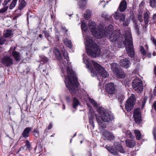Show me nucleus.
I'll use <instances>...</instances> for the list:
<instances>
[{
	"label": "nucleus",
	"instance_id": "nucleus-1",
	"mask_svg": "<svg viewBox=\"0 0 156 156\" xmlns=\"http://www.w3.org/2000/svg\"><path fill=\"white\" fill-rule=\"evenodd\" d=\"M81 29L83 31V35L86 38L84 43L87 54L88 55L95 57L100 55V48L97 44L93 42L91 38L86 34L88 29L90 30L94 37L98 39H100L104 36L108 37L110 32L114 29V27L112 25H109L105 27L103 30V27L99 26L94 22L90 21L88 24V28H87L85 21H81Z\"/></svg>",
	"mask_w": 156,
	"mask_h": 156
},
{
	"label": "nucleus",
	"instance_id": "nucleus-2",
	"mask_svg": "<svg viewBox=\"0 0 156 156\" xmlns=\"http://www.w3.org/2000/svg\"><path fill=\"white\" fill-rule=\"evenodd\" d=\"M63 54L65 60L63 59V62L64 63V65H62V66L64 68V65L66 64V70L64 73L62 72L61 76L62 77H65V82L66 86L70 93L78 96L79 94L81 93L80 90L78 89L79 83L77 78L72 69L71 65L69 62L67 52L64 51L63 52Z\"/></svg>",
	"mask_w": 156,
	"mask_h": 156
},
{
	"label": "nucleus",
	"instance_id": "nucleus-3",
	"mask_svg": "<svg viewBox=\"0 0 156 156\" xmlns=\"http://www.w3.org/2000/svg\"><path fill=\"white\" fill-rule=\"evenodd\" d=\"M83 60L87 68L90 70L92 76H95L98 75L104 78L108 76L109 74L103 68L94 61H89L88 59L85 57L84 55H83Z\"/></svg>",
	"mask_w": 156,
	"mask_h": 156
},
{
	"label": "nucleus",
	"instance_id": "nucleus-4",
	"mask_svg": "<svg viewBox=\"0 0 156 156\" xmlns=\"http://www.w3.org/2000/svg\"><path fill=\"white\" fill-rule=\"evenodd\" d=\"M125 38L124 43L128 55L132 58L134 55V49L133 47L131 34L129 31L126 32Z\"/></svg>",
	"mask_w": 156,
	"mask_h": 156
},
{
	"label": "nucleus",
	"instance_id": "nucleus-5",
	"mask_svg": "<svg viewBox=\"0 0 156 156\" xmlns=\"http://www.w3.org/2000/svg\"><path fill=\"white\" fill-rule=\"evenodd\" d=\"M98 112L101 120L104 122H109L113 119L112 115L103 108H99Z\"/></svg>",
	"mask_w": 156,
	"mask_h": 156
},
{
	"label": "nucleus",
	"instance_id": "nucleus-6",
	"mask_svg": "<svg viewBox=\"0 0 156 156\" xmlns=\"http://www.w3.org/2000/svg\"><path fill=\"white\" fill-rule=\"evenodd\" d=\"M53 52L55 58L59 61V66L61 69L62 72L64 73L65 70H66L65 66L66 64L64 65V68L62 66L64 65V63L63 62V59H62L60 51L57 48H54L53 49Z\"/></svg>",
	"mask_w": 156,
	"mask_h": 156
},
{
	"label": "nucleus",
	"instance_id": "nucleus-7",
	"mask_svg": "<svg viewBox=\"0 0 156 156\" xmlns=\"http://www.w3.org/2000/svg\"><path fill=\"white\" fill-rule=\"evenodd\" d=\"M133 88L137 92H141L143 90V85L142 81L138 78L134 79L132 83Z\"/></svg>",
	"mask_w": 156,
	"mask_h": 156
},
{
	"label": "nucleus",
	"instance_id": "nucleus-8",
	"mask_svg": "<svg viewBox=\"0 0 156 156\" xmlns=\"http://www.w3.org/2000/svg\"><path fill=\"white\" fill-rule=\"evenodd\" d=\"M135 96L132 95L128 99L125 104V109L127 112L131 110L133 107V103L134 101Z\"/></svg>",
	"mask_w": 156,
	"mask_h": 156
},
{
	"label": "nucleus",
	"instance_id": "nucleus-9",
	"mask_svg": "<svg viewBox=\"0 0 156 156\" xmlns=\"http://www.w3.org/2000/svg\"><path fill=\"white\" fill-rule=\"evenodd\" d=\"M133 117L136 123L140 124L141 122L142 118L140 109V108H137L135 110L133 114Z\"/></svg>",
	"mask_w": 156,
	"mask_h": 156
},
{
	"label": "nucleus",
	"instance_id": "nucleus-10",
	"mask_svg": "<svg viewBox=\"0 0 156 156\" xmlns=\"http://www.w3.org/2000/svg\"><path fill=\"white\" fill-rule=\"evenodd\" d=\"M105 90L106 92L109 94L113 96L115 94V90L113 83H110L106 84L105 85Z\"/></svg>",
	"mask_w": 156,
	"mask_h": 156
},
{
	"label": "nucleus",
	"instance_id": "nucleus-11",
	"mask_svg": "<svg viewBox=\"0 0 156 156\" xmlns=\"http://www.w3.org/2000/svg\"><path fill=\"white\" fill-rule=\"evenodd\" d=\"M16 48L15 47H12L10 48L9 51L10 53L12 54L15 60L17 61H19L21 59V55L19 52L15 51Z\"/></svg>",
	"mask_w": 156,
	"mask_h": 156
},
{
	"label": "nucleus",
	"instance_id": "nucleus-12",
	"mask_svg": "<svg viewBox=\"0 0 156 156\" xmlns=\"http://www.w3.org/2000/svg\"><path fill=\"white\" fill-rule=\"evenodd\" d=\"M120 33L119 31L115 30L107 37L110 41L112 42L116 41L119 37Z\"/></svg>",
	"mask_w": 156,
	"mask_h": 156
},
{
	"label": "nucleus",
	"instance_id": "nucleus-13",
	"mask_svg": "<svg viewBox=\"0 0 156 156\" xmlns=\"http://www.w3.org/2000/svg\"><path fill=\"white\" fill-rule=\"evenodd\" d=\"M120 65L126 69L128 68L131 64L128 58L122 59L120 61Z\"/></svg>",
	"mask_w": 156,
	"mask_h": 156
},
{
	"label": "nucleus",
	"instance_id": "nucleus-14",
	"mask_svg": "<svg viewBox=\"0 0 156 156\" xmlns=\"http://www.w3.org/2000/svg\"><path fill=\"white\" fill-rule=\"evenodd\" d=\"M113 16L115 19L118 20L120 21L123 22L124 20L125 16L122 13L116 12L113 14Z\"/></svg>",
	"mask_w": 156,
	"mask_h": 156
},
{
	"label": "nucleus",
	"instance_id": "nucleus-15",
	"mask_svg": "<svg viewBox=\"0 0 156 156\" xmlns=\"http://www.w3.org/2000/svg\"><path fill=\"white\" fill-rule=\"evenodd\" d=\"M103 136H104V140H112L114 139V136L111 133L105 131L103 133Z\"/></svg>",
	"mask_w": 156,
	"mask_h": 156
},
{
	"label": "nucleus",
	"instance_id": "nucleus-16",
	"mask_svg": "<svg viewBox=\"0 0 156 156\" xmlns=\"http://www.w3.org/2000/svg\"><path fill=\"white\" fill-rule=\"evenodd\" d=\"M12 59L8 56L4 57L2 59V62L6 66H9L12 63Z\"/></svg>",
	"mask_w": 156,
	"mask_h": 156
},
{
	"label": "nucleus",
	"instance_id": "nucleus-17",
	"mask_svg": "<svg viewBox=\"0 0 156 156\" xmlns=\"http://www.w3.org/2000/svg\"><path fill=\"white\" fill-rule=\"evenodd\" d=\"M127 8V3L126 0H123L122 1L119 6V9L121 12L124 11Z\"/></svg>",
	"mask_w": 156,
	"mask_h": 156
},
{
	"label": "nucleus",
	"instance_id": "nucleus-18",
	"mask_svg": "<svg viewBox=\"0 0 156 156\" xmlns=\"http://www.w3.org/2000/svg\"><path fill=\"white\" fill-rule=\"evenodd\" d=\"M78 4L80 8L82 10L84 9L85 8L87 1L86 0H78Z\"/></svg>",
	"mask_w": 156,
	"mask_h": 156
},
{
	"label": "nucleus",
	"instance_id": "nucleus-19",
	"mask_svg": "<svg viewBox=\"0 0 156 156\" xmlns=\"http://www.w3.org/2000/svg\"><path fill=\"white\" fill-rule=\"evenodd\" d=\"M32 129L30 127L26 128L23 130L22 134L23 136L25 138L28 137L29 136V133Z\"/></svg>",
	"mask_w": 156,
	"mask_h": 156
},
{
	"label": "nucleus",
	"instance_id": "nucleus-20",
	"mask_svg": "<svg viewBox=\"0 0 156 156\" xmlns=\"http://www.w3.org/2000/svg\"><path fill=\"white\" fill-rule=\"evenodd\" d=\"M105 147L111 153H112L114 155L117 154V147H116V149L108 146H106Z\"/></svg>",
	"mask_w": 156,
	"mask_h": 156
},
{
	"label": "nucleus",
	"instance_id": "nucleus-21",
	"mask_svg": "<svg viewBox=\"0 0 156 156\" xmlns=\"http://www.w3.org/2000/svg\"><path fill=\"white\" fill-rule=\"evenodd\" d=\"M127 146L129 147H133L135 145V143L133 140H127L126 141Z\"/></svg>",
	"mask_w": 156,
	"mask_h": 156
},
{
	"label": "nucleus",
	"instance_id": "nucleus-22",
	"mask_svg": "<svg viewBox=\"0 0 156 156\" xmlns=\"http://www.w3.org/2000/svg\"><path fill=\"white\" fill-rule=\"evenodd\" d=\"M149 14L150 13L149 12H145L144 14V23L146 25L148 23L149 19Z\"/></svg>",
	"mask_w": 156,
	"mask_h": 156
},
{
	"label": "nucleus",
	"instance_id": "nucleus-23",
	"mask_svg": "<svg viewBox=\"0 0 156 156\" xmlns=\"http://www.w3.org/2000/svg\"><path fill=\"white\" fill-rule=\"evenodd\" d=\"M115 73L118 78H123L125 76V75L124 72L122 71H120L118 70Z\"/></svg>",
	"mask_w": 156,
	"mask_h": 156
},
{
	"label": "nucleus",
	"instance_id": "nucleus-24",
	"mask_svg": "<svg viewBox=\"0 0 156 156\" xmlns=\"http://www.w3.org/2000/svg\"><path fill=\"white\" fill-rule=\"evenodd\" d=\"M63 41L66 46L70 48H72V42L70 40H68L67 38H66L63 40Z\"/></svg>",
	"mask_w": 156,
	"mask_h": 156
},
{
	"label": "nucleus",
	"instance_id": "nucleus-25",
	"mask_svg": "<svg viewBox=\"0 0 156 156\" xmlns=\"http://www.w3.org/2000/svg\"><path fill=\"white\" fill-rule=\"evenodd\" d=\"M13 34L11 30H7L4 32V35L5 37H8L12 36Z\"/></svg>",
	"mask_w": 156,
	"mask_h": 156
},
{
	"label": "nucleus",
	"instance_id": "nucleus-26",
	"mask_svg": "<svg viewBox=\"0 0 156 156\" xmlns=\"http://www.w3.org/2000/svg\"><path fill=\"white\" fill-rule=\"evenodd\" d=\"M91 11L90 10L87 9L84 15V18L86 20H88L91 16Z\"/></svg>",
	"mask_w": 156,
	"mask_h": 156
},
{
	"label": "nucleus",
	"instance_id": "nucleus-27",
	"mask_svg": "<svg viewBox=\"0 0 156 156\" xmlns=\"http://www.w3.org/2000/svg\"><path fill=\"white\" fill-rule=\"evenodd\" d=\"M111 66L112 70L115 73L119 70L117 67V65L116 63H113L111 64Z\"/></svg>",
	"mask_w": 156,
	"mask_h": 156
},
{
	"label": "nucleus",
	"instance_id": "nucleus-28",
	"mask_svg": "<svg viewBox=\"0 0 156 156\" xmlns=\"http://www.w3.org/2000/svg\"><path fill=\"white\" fill-rule=\"evenodd\" d=\"M80 104V102L78 100L75 98L73 99V107L74 108H76Z\"/></svg>",
	"mask_w": 156,
	"mask_h": 156
},
{
	"label": "nucleus",
	"instance_id": "nucleus-29",
	"mask_svg": "<svg viewBox=\"0 0 156 156\" xmlns=\"http://www.w3.org/2000/svg\"><path fill=\"white\" fill-rule=\"evenodd\" d=\"M134 132L136 139L137 140H140L141 137L140 132L138 130H135Z\"/></svg>",
	"mask_w": 156,
	"mask_h": 156
},
{
	"label": "nucleus",
	"instance_id": "nucleus-30",
	"mask_svg": "<svg viewBox=\"0 0 156 156\" xmlns=\"http://www.w3.org/2000/svg\"><path fill=\"white\" fill-rule=\"evenodd\" d=\"M26 5V2L24 0H22L20 3L19 8L20 10L22 9Z\"/></svg>",
	"mask_w": 156,
	"mask_h": 156
},
{
	"label": "nucleus",
	"instance_id": "nucleus-31",
	"mask_svg": "<svg viewBox=\"0 0 156 156\" xmlns=\"http://www.w3.org/2000/svg\"><path fill=\"white\" fill-rule=\"evenodd\" d=\"M17 1V0H13L12 2L10 5L9 7V9H12L13 8H14L16 6V2Z\"/></svg>",
	"mask_w": 156,
	"mask_h": 156
},
{
	"label": "nucleus",
	"instance_id": "nucleus-32",
	"mask_svg": "<svg viewBox=\"0 0 156 156\" xmlns=\"http://www.w3.org/2000/svg\"><path fill=\"white\" fill-rule=\"evenodd\" d=\"M89 100L90 102L91 103L94 108H96L97 106V104L96 102L93 99L91 98H89Z\"/></svg>",
	"mask_w": 156,
	"mask_h": 156
},
{
	"label": "nucleus",
	"instance_id": "nucleus-33",
	"mask_svg": "<svg viewBox=\"0 0 156 156\" xmlns=\"http://www.w3.org/2000/svg\"><path fill=\"white\" fill-rule=\"evenodd\" d=\"M117 151H119L121 153H125L126 152V151L123 149L122 147L119 145L117 147Z\"/></svg>",
	"mask_w": 156,
	"mask_h": 156
},
{
	"label": "nucleus",
	"instance_id": "nucleus-34",
	"mask_svg": "<svg viewBox=\"0 0 156 156\" xmlns=\"http://www.w3.org/2000/svg\"><path fill=\"white\" fill-rule=\"evenodd\" d=\"M43 32L44 34L45 37L47 38L48 40L49 41H51V37L49 33L45 31H44Z\"/></svg>",
	"mask_w": 156,
	"mask_h": 156
},
{
	"label": "nucleus",
	"instance_id": "nucleus-35",
	"mask_svg": "<svg viewBox=\"0 0 156 156\" xmlns=\"http://www.w3.org/2000/svg\"><path fill=\"white\" fill-rule=\"evenodd\" d=\"M156 3L155 0H150V5L153 8L155 7Z\"/></svg>",
	"mask_w": 156,
	"mask_h": 156
},
{
	"label": "nucleus",
	"instance_id": "nucleus-36",
	"mask_svg": "<svg viewBox=\"0 0 156 156\" xmlns=\"http://www.w3.org/2000/svg\"><path fill=\"white\" fill-rule=\"evenodd\" d=\"M140 50L141 52V53L142 55H146V51L144 48V47L141 46L140 47Z\"/></svg>",
	"mask_w": 156,
	"mask_h": 156
},
{
	"label": "nucleus",
	"instance_id": "nucleus-37",
	"mask_svg": "<svg viewBox=\"0 0 156 156\" xmlns=\"http://www.w3.org/2000/svg\"><path fill=\"white\" fill-rule=\"evenodd\" d=\"M41 60L44 63H47L48 61V58L44 56H42L41 57Z\"/></svg>",
	"mask_w": 156,
	"mask_h": 156
},
{
	"label": "nucleus",
	"instance_id": "nucleus-38",
	"mask_svg": "<svg viewBox=\"0 0 156 156\" xmlns=\"http://www.w3.org/2000/svg\"><path fill=\"white\" fill-rule=\"evenodd\" d=\"M34 135L36 137H37L39 136V132L37 129H34Z\"/></svg>",
	"mask_w": 156,
	"mask_h": 156
},
{
	"label": "nucleus",
	"instance_id": "nucleus-39",
	"mask_svg": "<svg viewBox=\"0 0 156 156\" xmlns=\"http://www.w3.org/2000/svg\"><path fill=\"white\" fill-rule=\"evenodd\" d=\"M127 136H129L130 138H133V136L132 135V133L129 130L126 131V132Z\"/></svg>",
	"mask_w": 156,
	"mask_h": 156
},
{
	"label": "nucleus",
	"instance_id": "nucleus-40",
	"mask_svg": "<svg viewBox=\"0 0 156 156\" xmlns=\"http://www.w3.org/2000/svg\"><path fill=\"white\" fill-rule=\"evenodd\" d=\"M8 9V6H5L1 9V13H4Z\"/></svg>",
	"mask_w": 156,
	"mask_h": 156
},
{
	"label": "nucleus",
	"instance_id": "nucleus-41",
	"mask_svg": "<svg viewBox=\"0 0 156 156\" xmlns=\"http://www.w3.org/2000/svg\"><path fill=\"white\" fill-rule=\"evenodd\" d=\"M89 122L90 124L94 128V123L93 120L92 118L89 117Z\"/></svg>",
	"mask_w": 156,
	"mask_h": 156
},
{
	"label": "nucleus",
	"instance_id": "nucleus-42",
	"mask_svg": "<svg viewBox=\"0 0 156 156\" xmlns=\"http://www.w3.org/2000/svg\"><path fill=\"white\" fill-rule=\"evenodd\" d=\"M25 146H27V149H29L30 147V142L28 140H27L26 142Z\"/></svg>",
	"mask_w": 156,
	"mask_h": 156
},
{
	"label": "nucleus",
	"instance_id": "nucleus-43",
	"mask_svg": "<svg viewBox=\"0 0 156 156\" xmlns=\"http://www.w3.org/2000/svg\"><path fill=\"white\" fill-rule=\"evenodd\" d=\"M102 18L105 19V20H106L108 16L105 12H104L102 13Z\"/></svg>",
	"mask_w": 156,
	"mask_h": 156
},
{
	"label": "nucleus",
	"instance_id": "nucleus-44",
	"mask_svg": "<svg viewBox=\"0 0 156 156\" xmlns=\"http://www.w3.org/2000/svg\"><path fill=\"white\" fill-rule=\"evenodd\" d=\"M153 134L154 136V138L156 141V129H155V128L154 129Z\"/></svg>",
	"mask_w": 156,
	"mask_h": 156
},
{
	"label": "nucleus",
	"instance_id": "nucleus-45",
	"mask_svg": "<svg viewBox=\"0 0 156 156\" xmlns=\"http://www.w3.org/2000/svg\"><path fill=\"white\" fill-rule=\"evenodd\" d=\"M96 118L99 125H101V119H100L99 118H98L97 116H96Z\"/></svg>",
	"mask_w": 156,
	"mask_h": 156
},
{
	"label": "nucleus",
	"instance_id": "nucleus-46",
	"mask_svg": "<svg viewBox=\"0 0 156 156\" xmlns=\"http://www.w3.org/2000/svg\"><path fill=\"white\" fill-rule=\"evenodd\" d=\"M5 41V39H3V38H1V45H2L4 44Z\"/></svg>",
	"mask_w": 156,
	"mask_h": 156
},
{
	"label": "nucleus",
	"instance_id": "nucleus-47",
	"mask_svg": "<svg viewBox=\"0 0 156 156\" xmlns=\"http://www.w3.org/2000/svg\"><path fill=\"white\" fill-rule=\"evenodd\" d=\"M129 23V22L128 20H126L123 23V25L124 27H127L128 26Z\"/></svg>",
	"mask_w": 156,
	"mask_h": 156
},
{
	"label": "nucleus",
	"instance_id": "nucleus-48",
	"mask_svg": "<svg viewBox=\"0 0 156 156\" xmlns=\"http://www.w3.org/2000/svg\"><path fill=\"white\" fill-rule=\"evenodd\" d=\"M118 99L120 101H122L124 99V97L123 96L121 95V96H118Z\"/></svg>",
	"mask_w": 156,
	"mask_h": 156
},
{
	"label": "nucleus",
	"instance_id": "nucleus-49",
	"mask_svg": "<svg viewBox=\"0 0 156 156\" xmlns=\"http://www.w3.org/2000/svg\"><path fill=\"white\" fill-rule=\"evenodd\" d=\"M11 0H5L4 2L3 3V5H6L8 2H9Z\"/></svg>",
	"mask_w": 156,
	"mask_h": 156
},
{
	"label": "nucleus",
	"instance_id": "nucleus-50",
	"mask_svg": "<svg viewBox=\"0 0 156 156\" xmlns=\"http://www.w3.org/2000/svg\"><path fill=\"white\" fill-rule=\"evenodd\" d=\"M152 108H154V110L156 111V101L154 102L153 105L152 106Z\"/></svg>",
	"mask_w": 156,
	"mask_h": 156
},
{
	"label": "nucleus",
	"instance_id": "nucleus-51",
	"mask_svg": "<svg viewBox=\"0 0 156 156\" xmlns=\"http://www.w3.org/2000/svg\"><path fill=\"white\" fill-rule=\"evenodd\" d=\"M138 20L141 22H142L143 21V19H142V17L141 16L139 15L138 16Z\"/></svg>",
	"mask_w": 156,
	"mask_h": 156
},
{
	"label": "nucleus",
	"instance_id": "nucleus-52",
	"mask_svg": "<svg viewBox=\"0 0 156 156\" xmlns=\"http://www.w3.org/2000/svg\"><path fill=\"white\" fill-rule=\"evenodd\" d=\"M52 125L51 123H50L48 126V129H50L51 128Z\"/></svg>",
	"mask_w": 156,
	"mask_h": 156
},
{
	"label": "nucleus",
	"instance_id": "nucleus-53",
	"mask_svg": "<svg viewBox=\"0 0 156 156\" xmlns=\"http://www.w3.org/2000/svg\"><path fill=\"white\" fill-rule=\"evenodd\" d=\"M107 55L108 57L109 58H110V57H112L113 55L112 53L109 54H109H107Z\"/></svg>",
	"mask_w": 156,
	"mask_h": 156
},
{
	"label": "nucleus",
	"instance_id": "nucleus-54",
	"mask_svg": "<svg viewBox=\"0 0 156 156\" xmlns=\"http://www.w3.org/2000/svg\"><path fill=\"white\" fill-rule=\"evenodd\" d=\"M143 101H144V103H143V104L142 105V108H143L144 107V106L145 103L146 102V100H145V99H144L143 100Z\"/></svg>",
	"mask_w": 156,
	"mask_h": 156
},
{
	"label": "nucleus",
	"instance_id": "nucleus-55",
	"mask_svg": "<svg viewBox=\"0 0 156 156\" xmlns=\"http://www.w3.org/2000/svg\"><path fill=\"white\" fill-rule=\"evenodd\" d=\"M153 93L156 96V86L154 90Z\"/></svg>",
	"mask_w": 156,
	"mask_h": 156
},
{
	"label": "nucleus",
	"instance_id": "nucleus-56",
	"mask_svg": "<svg viewBox=\"0 0 156 156\" xmlns=\"http://www.w3.org/2000/svg\"><path fill=\"white\" fill-rule=\"evenodd\" d=\"M40 70L41 71H42L43 72H46V69H43V68H40Z\"/></svg>",
	"mask_w": 156,
	"mask_h": 156
},
{
	"label": "nucleus",
	"instance_id": "nucleus-57",
	"mask_svg": "<svg viewBox=\"0 0 156 156\" xmlns=\"http://www.w3.org/2000/svg\"><path fill=\"white\" fill-rule=\"evenodd\" d=\"M153 55L154 56L156 55V48L155 51H154L153 52Z\"/></svg>",
	"mask_w": 156,
	"mask_h": 156
},
{
	"label": "nucleus",
	"instance_id": "nucleus-58",
	"mask_svg": "<svg viewBox=\"0 0 156 156\" xmlns=\"http://www.w3.org/2000/svg\"><path fill=\"white\" fill-rule=\"evenodd\" d=\"M154 74L156 76V67H155L154 69Z\"/></svg>",
	"mask_w": 156,
	"mask_h": 156
},
{
	"label": "nucleus",
	"instance_id": "nucleus-59",
	"mask_svg": "<svg viewBox=\"0 0 156 156\" xmlns=\"http://www.w3.org/2000/svg\"><path fill=\"white\" fill-rule=\"evenodd\" d=\"M156 19V15H153V19Z\"/></svg>",
	"mask_w": 156,
	"mask_h": 156
},
{
	"label": "nucleus",
	"instance_id": "nucleus-60",
	"mask_svg": "<svg viewBox=\"0 0 156 156\" xmlns=\"http://www.w3.org/2000/svg\"><path fill=\"white\" fill-rule=\"evenodd\" d=\"M87 106L89 107V108H90L89 109H90V111H91V110L90 109V108H91V107H90V106H89V104H88V103H87Z\"/></svg>",
	"mask_w": 156,
	"mask_h": 156
},
{
	"label": "nucleus",
	"instance_id": "nucleus-61",
	"mask_svg": "<svg viewBox=\"0 0 156 156\" xmlns=\"http://www.w3.org/2000/svg\"><path fill=\"white\" fill-rule=\"evenodd\" d=\"M42 37V35L41 34H40L39 35V37H40V38H41Z\"/></svg>",
	"mask_w": 156,
	"mask_h": 156
},
{
	"label": "nucleus",
	"instance_id": "nucleus-62",
	"mask_svg": "<svg viewBox=\"0 0 156 156\" xmlns=\"http://www.w3.org/2000/svg\"><path fill=\"white\" fill-rule=\"evenodd\" d=\"M62 108L63 110H64L65 109V106H64V105H63V106H62Z\"/></svg>",
	"mask_w": 156,
	"mask_h": 156
},
{
	"label": "nucleus",
	"instance_id": "nucleus-63",
	"mask_svg": "<svg viewBox=\"0 0 156 156\" xmlns=\"http://www.w3.org/2000/svg\"><path fill=\"white\" fill-rule=\"evenodd\" d=\"M42 65L44 67H46V65L45 64H42Z\"/></svg>",
	"mask_w": 156,
	"mask_h": 156
},
{
	"label": "nucleus",
	"instance_id": "nucleus-64",
	"mask_svg": "<svg viewBox=\"0 0 156 156\" xmlns=\"http://www.w3.org/2000/svg\"><path fill=\"white\" fill-rule=\"evenodd\" d=\"M101 3H105V2L104 1H102L101 2Z\"/></svg>",
	"mask_w": 156,
	"mask_h": 156
}]
</instances>
